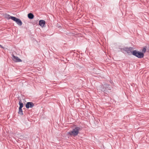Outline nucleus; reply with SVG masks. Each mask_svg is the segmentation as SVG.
<instances>
[{"mask_svg": "<svg viewBox=\"0 0 149 149\" xmlns=\"http://www.w3.org/2000/svg\"><path fill=\"white\" fill-rule=\"evenodd\" d=\"M82 128L81 126H75L74 128L72 131L68 133V135H69L71 136H77L80 131L82 130Z\"/></svg>", "mask_w": 149, "mask_h": 149, "instance_id": "obj_1", "label": "nucleus"}, {"mask_svg": "<svg viewBox=\"0 0 149 149\" xmlns=\"http://www.w3.org/2000/svg\"><path fill=\"white\" fill-rule=\"evenodd\" d=\"M6 17L8 19H11L15 22L19 26H21L22 25V23L21 20L15 17L11 16L9 15H6Z\"/></svg>", "mask_w": 149, "mask_h": 149, "instance_id": "obj_2", "label": "nucleus"}, {"mask_svg": "<svg viewBox=\"0 0 149 149\" xmlns=\"http://www.w3.org/2000/svg\"><path fill=\"white\" fill-rule=\"evenodd\" d=\"M132 54L139 58H142L144 56V53L136 50H133L132 52Z\"/></svg>", "mask_w": 149, "mask_h": 149, "instance_id": "obj_3", "label": "nucleus"}, {"mask_svg": "<svg viewBox=\"0 0 149 149\" xmlns=\"http://www.w3.org/2000/svg\"><path fill=\"white\" fill-rule=\"evenodd\" d=\"M119 49L121 52H122L123 51H125L129 54L132 53V50L133 49L132 47H125L124 48H120Z\"/></svg>", "mask_w": 149, "mask_h": 149, "instance_id": "obj_4", "label": "nucleus"}, {"mask_svg": "<svg viewBox=\"0 0 149 149\" xmlns=\"http://www.w3.org/2000/svg\"><path fill=\"white\" fill-rule=\"evenodd\" d=\"M112 88V87L109 85L107 84H104L101 88V91L103 92L106 91L107 89L110 90Z\"/></svg>", "mask_w": 149, "mask_h": 149, "instance_id": "obj_5", "label": "nucleus"}, {"mask_svg": "<svg viewBox=\"0 0 149 149\" xmlns=\"http://www.w3.org/2000/svg\"><path fill=\"white\" fill-rule=\"evenodd\" d=\"M34 106V104L32 102H28L26 103L25 107L26 108L29 109V108H33Z\"/></svg>", "mask_w": 149, "mask_h": 149, "instance_id": "obj_6", "label": "nucleus"}, {"mask_svg": "<svg viewBox=\"0 0 149 149\" xmlns=\"http://www.w3.org/2000/svg\"><path fill=\"white\" fill-rule=\"evenodd\" d=\"M13 59L14 61H15L16 62H21L22 60L19 58L18 57L15 56L14 55H13Z\"/></svg>", "mask_w": 149, "mask_h": 149, "instance_id": "obj_7", "label": "nucleus"}, {"mask_svg": "<svg viewBox=\"0 0 149 149\" xmlns=\"http://www.w3.org/2000/svg\"><path fill=\"white\" fill-rule=\"evenodd\" d=\"M45 21L43 20H40L39 21V25L42 27L44 26L45 24Z\"/></svg>", "mask_w": 149, "mask_h": 149, "instance_id": "obj_8", "label": "nucleus"}, {"mask_svg": "<svg viewBox=\"0 0 149 149\" xmlns=\"http://www.w3.org/2000/svg\"><path fill=\"white\" fill-rule=\"evenodd\" d=\"M28 18L30 19H32L34 18V15L31 13H30L27 15Z\"/></svg>", "mask_w": 149, "mask_h": 149, "instance_id": "obj_9", "label": "nucleus"}, {"mask_svg": "<svg viewBox=\"0 0 149 149\" xmlns=\"http://www.w3.org/2000/svg\"><path fill=\"white\" fill-rule=\"evenodd\" d=\"M18 113L19 114L21 115L23 114V111L22 110V109L20 108H19V111Z\"/></svg>", "mask_w": 149, "mask_h": 149, "instance_id": "obj_10", "label": "nucleus"}, {"mask_svg": "<svg viewBox=\"0 0 149 149\" xmlns=\"http://www.w3.org/2000/svg\"><path fill=\"white\" fill-rule=\"evenodd\" d=\"M19 108L22 109L23 107V103L21 102V100L19 101Z\"/></svg>", "mask_w": 149, "mask_h": 149, "instance_id": "obj_11", "label": "nucleus"}, {"mask_svg": "<svg viewBox=\"0 0 149 149\" xmlns=\"http://www.w3.org/2000/svg\"><path fill=\"white\" fill-rule=\"evenodd\" d=\"M146 46L145 47H144L143 48V49L142 50V53H145L146 51Z\"/></svg>", "mask_w": 149, "mask_h": 149, "instance_id": "obj_12", "label": "nucleus"}, {"mask_svg": "<svg viewBox=\"0 0 149 149\" xmlns=\"http://www.w3.org/2000/svg\"><path fill=\"white\" fill-rule=\"evenodd\" d=\"M0 47L2 48H4L1 45H0Z\"/></svg>", "mask_w": 149, "mask_h": 149, "instance_id": "obj_13", "label": "nucleus"}]
</instances>
